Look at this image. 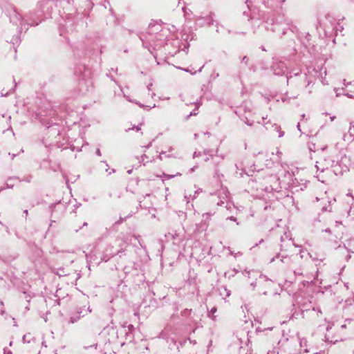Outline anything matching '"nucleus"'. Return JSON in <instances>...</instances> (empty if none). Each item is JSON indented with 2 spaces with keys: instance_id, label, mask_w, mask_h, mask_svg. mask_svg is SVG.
Wrapping results in <instances>:
<instances>
[{
  "instance_id": "obj_14",
  "label": "nucleus",
  "mask_w": 354,
  "mask_h": 354,
  "mask_svg": "<svg viewBox=\"0 0 354 354\" xmlns=\"http://www.w3.org/2000/svg\"><path fill=\"white\" fill-rule=\"evenodd\" d=\"M243 60L246 61V57H244Z\"/></svg>"
},
{
  "instance_id": "obj_2",
  "label": "nucleus",
  "mask_w": 354,
  "mask_h": 354,
  "mask_svg": "<svg viewBox=\"0 0 354 354\" xmlns=\"http://www.w3.org/2000/svg\"><path fill=\"white\" fill-rule=\"evenodd\" d=\"M141 160L142 162H143L144 165H145L146 163H148L149 162L154 161L155 158L153 156L150 157L149 154L144 153L141 156Z\"/></svg>"
},
{
  "instance_id": "obj_1",
  "label": "nucleus",
  "mask_w": 354,
  "mask_h": 354,
  "mask_svg": "<svg viewBox=\"0 0 354 354\" xmlns=\"http://www.w3.org/2000/svg\"><path fill=\"white\" fill-rule=\"evenodd\" d=\"M344 140L352 142L354 140V125L350 124L348 133L344 135Z\"/></svg>"
},
{
  "instance_id": "obj_11",
  "label": "nucleus",
  "mask_w": 354,
  "mask_h": 354,
  "mask_svg": "<svg viewBox=\"0 0 354 354\" xmlns=\"http://www.w3.org/2000/svg\"><path fill=\"white\" fill-rule=\"evenodd\" d=\"M75 320H73L72 318L71 319V323H74Z\"/></svg>"
},
{
  "instance_id": "obj_12",
  "label": "nucleus",
  "mask_w": 354,
  "mask_h": 354,
  "mask_svg": "<svg viewBox=\"0 0 354 354\" xmlns=\"http://www.w3.org/2000/svg\"><path fill=\"white\" fill-rule=\"evenodd\" d=\"M334 118H335V117H331L330 118L331 121H333L334 120Z\"/></svg>"
},
{
  "instance_id": "obj_3",
  "label": "nucleus",
  "mask_w": 354,
  "mask_h": 354,
  "mask_svg": "<svg viewBox=\"0 0 354 354\" xmlns=\"http://www.w3.org/2000/svg\"><path fill=\"white\" fill-rule=\"evenodd\" d=\"M180 175H181V174H180V173H177L176 174H174V175H169V174H166L165 173L162 174V176H164L167 179H170L173 177H175L177 176H180Z\"/></svg>"
},
{
  "instance_id": "obj_6",
  "label": "nucleus",
  "mask_w": 354,
  "mask_h": 354,
  "mask_svg": "<svg viewBox=\"0 0 354 354\" xmlns=\"http://www.w3.org/2000/svg\"><path fill=\"white\" fill-rule=\"evenodd\" d=\"M162 153H160V155L156 156V158H158L159 160H162Z\"/></svg>"
},
{
  "instance_id": "obj_7",
  "label": "nucleus",
  "mask_w": 354,
  "mask_h": 354,
  "mask_svg": "<svg viewBox=\"0 0 354 354\" xmlns=\"http://www.w3.org/2000/svg\"><path fill=\"white\" fill-rule=\"evenodd\" d=\"M197 115V113L195 111L191 112V113H190V115Z\"/></svg>"
},
{
  "instance_id": "obj_5",
  "label": "nucleus",
  "mask_w": 354,
  "mask_h": 354,
  "mask_svg": "<svg viewBox=\"0 0 354 354\" xmlns=\"http://www.w3.org/2000/svg\"><path fill=\"white\" fill-rule=\"evenodd\" d=\"M3 351H4V352H3V353H4V354H12L11 351H10V350H9V349L4 348V350H3Z\"/></svg>"
},
{
  "instance_id": "obj_8",
  "label": "nucleus",
  "mask_w": 354,
  "mask_h": 354,
  "mask_svg": "<svg viewBox=\"0 0 354 354\" xmlns=\"http://www.w3.org/2000/svg\"><path fill=\"white\" fill-rule=\"evenodd\" d=\"M136 129V131H140V130L141 129V128H140V127H138H138H133V128H132V129Z\"/></svg>"
},
{
  "instance_id": "obj_9",
  "label": "nucleus",
  "mask_w": 354,
  "mask_h": 354,
  "mask_svg": "<svg viewBox=\"0 0 354 354\" xmlns=\"http://www.w3.org/2000/svg\"><path fill=\"white\" fill-rule=\"evenodd\" d=\"M96 153L98 155V156H101V152L100 151V149H97V151H96Z\"/></svg>"
},
{
  "instance_id": "obj_4",
  "label": "nucleus",
  "mask_w": 354,
  "mask_h": 354,
  "mask_svg": "<svg viewBox=\"0 0 354 354\" xmlns=\"http://www.w3.org/2000/svg\"><path fill=\"white\" fill-rule=\"evenodd\" d=\"M216 310H217L216 308L213 307L209 311V316L213 317V315L216 312Z\"/></svg>"
},
{
  "instance_id": "obj_13",
  "label": "nucleus",
  "mask_w": 354,
  "mask_h": 354,
  "mask_svg": "<svg viewBox=\"0 0 354 354\" xmlns=\"http://www.w3.org/2000/svg\"><path fill=\"white\" fill-rule=\"evenodd\" d=\"M83 225H84H84H87V223H84L83 224Z\"/></svg>"
},
{
  "instance_id": "obj_10",
  "label": "nucleus",
  "mask_w": 354,
  "mask_h": 354,
  "mask_svg": "<svg viewBox=\"0 0 354 354\" xmlns=\"http://www.w3.org/2000/svg\"><path fill=\"white\" fill-rule=\"evenodd\" d=\"M230 218V220H232V221H235V220H236V218H234L233 216H231Z\"/></svg>"
},
{
  "instance_id": "obj_15",
  "label": "nucleus",
  "mask_w": 354,
  "mask_h": 354,
  "mask_svg": "<svg viewBox=\"0 0 354 354\" xmlns=\"http://www.w3.org/2000/svg\"><path fill=\"white\" fill-rule=\"evenodd\" d=\"M243 60L246 61V57H244Z\"/></svg>"
}]
</instances>
